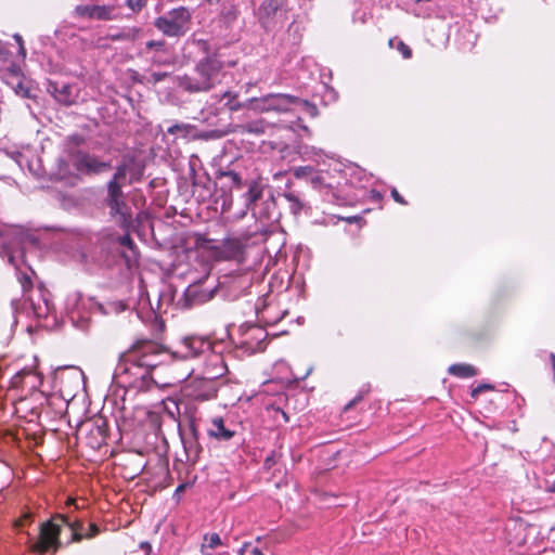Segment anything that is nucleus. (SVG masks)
Returning a JSON list of instances; mask_svg holds the SVG:
<instances>
[{
  "label": "nucleus",
  "mask_w": 555,
  "mask_h": 555,
  "mask_svg": "<svg viewBox=\"0 0 555 555\" xmlns=\"http://www.w3.org/2000/svg\"><path fill=\"white\" fill-rule=\"evenodd\" d=\"M113 379L119 387L137 391H150L154 387L163 389L181 380L179 377L157 378L147 369L141 366L131 349L116 365Z\"/></svg>",
  "instance_id": "nucleus-1"
},
{
  "label": "nucleus",
  "mask_w": 555,
  "mask_h": 555,
  "mask_svg": "<svg viewBox=\"0 0 555 555\" xmlns=\"http://www.w3.org/2000/svg\"><path fill=\"white\" fill-rule=\"evenodd\" d=\"M223 63L216 55H208L197 62L194 75L178 78V86L190 92H207L221 81Z\"/></svg>",
  "instance_id": "nucleus-2"
},
{
  "label": "nucleus",
  "mask_w": 555,
  "mask_h": 555,
  "mask_svg": "<svg viewBox=\"0 0 555 555\" xmlns=\"http://www.w3.org/2000/svg\"><path fill=\"white\" fill-rule=\"evenodd\" d=\"M62 525L69 526L74 531V541H80L82 535L77 532L81 525L77 521L72 522L67 516L57 515L52 520L46 521L40 526L38 540L33 544V550L39 554L49 551L55 553L60 547V533Z\"/></svg>",
  "instance_id": "nucleus-3"
},
{
  "label": "nucleus",
  "mask_w": 555,
  "mask_h": 555,
  "mask_svg": "<svg viewBox=\"0 0 555 555\" xmlns=\"http://www.w3.org/2000/svg\"><path fill=\"white\" fill-rule=\"evenodd\" d=\"M142 367L158 377V369L173 362L171 351L151 340L137 341L131 348Z\"/></svg>",
  "instance_id": "nucleus-4"
},
{
  "label": "nucleus",
  "mask_w": 555,
  "mask_h": 555,
  "mask_svg": "<svg viewBox=\"0 0 555 555\" xmlns=\"http://www.w3.org/2000/svg\"><path fill=\"white\" fill-rule=\"evenodd\" d=\"M191 20L189 9L180 7L155 18L154 26L167 37H182L190 30Z\"/></svg>",
  "instance_id": "nucleus-5"
},
{
  "label": "nucleus",
  "mask_w": 555,
  "mask_h": 555,
  "mask_svg": "<svg viewBox=\"0 0 555 555\" xmlns=\"http://www.w3.org/2000/svg\"><path fill=\"white\" fill-rule=\"evenodd\" d=\"M105 205L109 209V215L122 227L129 228L132 223V211L126 202V195L120 185L115 182H107V195Z\"/></svg>",
  "instance_id": "nucleus-6"
},
{
  "label": "nucleus",
  "mask_w": 555,
  "mask_h": 555,
  "mask_svg": "<svg viewBox=\"0 0 555 555\" xmlns=\"http://www.w3.org/2000/svg\"><path fill=\"white\" fill-rule=\"evenodd\" d=\"M294 95L285 93H270L261 98H251L247 100L248 109L256 113H287L293 112Z\"/></svg>",
  "instance_id": "nucleus-7"
},
{
  "label": "nucleus",
  "mask_w": 555,
  "mask_h": 555,
  "mask_svg": "<svg viewBox=\"0 0 555 555\" xmlns=\"http://www.w3.org/2000/svg\"><path fill=\"white\" fill-rule=\"evenodd\" d=\"M210 351V343L203 337L191 336L181 340L178 348L171 351L173 362L199 357Z\"/></svg>",
  "instance_id": "nucleus-8"
},
{
  "label": "nucleus",
  "mask_w": 555,
  "mask_h": 555,
  "mask_svg": "<svg viewBox=\"0 0 555 555\" xmlns=\"http://www.w3.org/2000/svg\"><path fill=\"white\" fill-rule=\"evenodd\" d=\"M75 14L79 17H86L96 21H112L115 18L114 5L81 4L75 8Z\"/></svg>",
  "instance_id": "nucleus-9"
},
{
  "label": "nucleus",
  "mask_w": 555,
  "mask_h": 555,
  "mask_svg": "<svg viewBox=\"0 0 555 555\" xmlns=\"http://www.w3.org/2000/svg\"><path fill=\"white\" fill-rule=\"evenodd\" d=\"M76 168L85 173H100L111 168L108 163L100 160L96 156L79 153L76 157Z\"/></svg>",
  "instance_id": "nucleus-10"
},
{
  "label": "nucleus",
  "mask_w": 555,
  "mask_h": 555,
  "mask_svg": "<svg viewBox=\"0 0 555 555\" xmlns=\"http://www.w3.org/2000/svg\"><path fill=\"white\" fill-rule=\"evenodd\" d=\"M11 385L15 388L34 390L41 385V377L33 370L24 369L17 372L11 379Z\"/></svg>",
  "instance_id": "nucleus-11"
},
{
  "label": "nucleus",
  "mask_w": 555,
  "mask_h": 555,
  "mask_svg": "<svg viewBox=\"0 0 555 555\" xmlns=\"http://www.w3.org/2000/svg\"><path fill=\"white\" fill-rule=\"evenodd\" d=\"M215 291L204 288L202 285H190L184 293L185 306L192 308L205 304L214 297Z\"/></svg>",
  "instance_id": "nucleus-12"
},
{
  "label": "nucleus",
  "mask_w": 555,
  "mask_h": 555,
  "mask_svg": "<svg viewBox=\"0 0 555 555\" xmlns=\"http://www.w3.org/2000/svg\"><path fill=\"white\" fill-rule=\"evenodd\" d=\"M227 366L224 364L223 358L219 353H214L209 351V354L206 359L205 366V376L208 379H216L225 374Z\"/></svg>",
  "instance_id": "nucleus-13"
},
{
  "label": "nucleus",
  "mask_w": 555,
  "mask_h": 555,
  "mask_svg": "<svg viewBox=\"0 0 555 555\" xmlns=\"http://www.w3.org/2000/svg\"><path fill=\"white\" fill-rule=\"evenodd\" d=\"M209 437L221 441H228L234 436V431L227 428L222 417H215L207 429Z\"/></svg>",
  "instance_id": "nucleus-14"
},
{
  "label": "nucleus",
  "mask_w": 555,
  "mask_h": 555,
  "mask_svg": "<svg viewBox=\"0 0 555 555\" xmlns=\"http://www.w3.org/2000/svg\"><path fill=\"white\" fill-rule=\"evenodd\" d=\"M54 99L65 105H70L75 102L76 95L74 93V88L66 83H53L51 85Z\"/></svg>",
  "instance_id": "nucleus-15"
},
{
  "label": "nucleus",
  "mask_w": 555,
  "mask_h": 555,
  "mask_svg": "<svg viewBox=\"0 0 555 555\" xmlns=\"http://www.w3.org/2000/svg\"><path fill=\"white\" fill-rule=\"evenodd\" d=\"M448 372L461 378L473 377L477 375V370L470 364H452Z\"/></svg>",
  "instance_id": "nucleus-16"
},
{
  "label": "nucleus",
  "mask_w": 555,
  "mask_h": 555,
  "mask_svg": "<svg viewBox=\"0 0 555 555\" xmlns=\"http://www.w3.org/2000/svg\"><path fill=\"white\" fill-rule=\"evenodd\" d=\"M125 165L127 166L129 178V184L141 179L144 167L137 162L134 158H126Z\"/></svg>",
  "instance_id": "nucleus-17"
},
{
  "label": "nucleus",
  "mask_w": 555,
  "mask_h": 555,
  "mask_svg": "<svg viewBox=\"0 0 555 555\" xmlns=\"http://www.w3.org/2000/svg\"><path fill=\"white\" fill-rule=\"evenodd\" d=\"M296 108H300L310 117H317L319 115L318 107L314 104L310 103L307 100L299 99L297 96H295V101H293V111H295Z\"/></svg>",
  "instance_id": "nucleus-18"
},
{
  "label": "nucleus",
  "mask_w": 555,
  "mask_h": 555,
  "mask_svg": "<svg viewBox=\"0 0 555 555\" xmlns=\"http://www.w3.org/2000/svg\"><path fill=\"white\" fill-rule=\"evenodd\" d=\"M221 100H227L224 105L232 112L242 109V108H248L247 101L244 103H241L237 101V94L227 91L222 94Z\"/></svg>",
  "instance_id": "nucleus-19"
},
{
  "label": "nucleus",
  "mask_w": 555,
  "mask_h": 555,
  "mask_svg": "<svg viewBox=\"0 0 555 555\" xmlns=\"http://www.w3.org/2000/svg\"><path fill=\"white\" fill-rule=\"evenodd\" d=\"M13 479V472L11 467L4 463L0 462V492H2Z\"/></svg>",
  "instance_id": "nucleus-20"
},
{
  "label": "nucleus",
  "mask_w": 555,
  "mask_h": 555,
  "mask_svg": "<svg viewBox=\"0 0 555 555\" xmlns=\"http://www.w3.org/2000/svg\"><path fill=\"white\" fill-rule=\"evenodd\" d=\"M262 195V189L257 182L249 184L248 191L245 194V201L247 205H250L258 201Z\"/></svg>",
  "instance_id": "nucleus-21"
},
{
  "label": "nucleus",
  "mask_w": 555,
  "mask_h": 555,
  "mask_svg": "<svg viewBox=\"0 0 555 555\" xmlns=\"http://www.w3.org/2000/svg\"><path fill=\"white\" fill-rule=\"evenodd\" d=\"M243 129L248 133L261 134L266 131V124L263 122V120H256L246 124L245 126H243Z\"/></svg>",
  "instance_id": "nucleus-22"
},
{
  "label": "nucleus",
  "mask_w": 555,
  "mask_h": 555,
  "mask_svg": "<svg viewBox=\"0 0 555 555\" xmlns=\"http://www.w3.org/2000/svg\"><path fill=\"white\" fill-rule=\"evenodd\" d=\"M127 175V166L125 165V162H122V164L117 167L116 172L108 182H115V184L120 185L121 188Z\"/></svg>",
  "instance_id": "nucleus-23"
},
{
  "label": "nucleus",
  "mask_w": 555,
  "mask_h": 555,
  "mask_svg": "<svg viewBox=\"0 0 555 555\" xmlns=\"http://www.w3.org/2000/svg\"><path fill=\"white\" fill-rule=\"evenodd\" d=\"M283 197L291 204V209L293 212L297 214L301 210L302 204L299 197L293 192H285Z\"/></svg>",
  "instance_id": "nucleus-24"
},
{
  "label": "nucleus",
  "mask_w": 555,
  "mask_h": 555,
  "mask_svg": "<svg viewBox=\"0 0 555 555\" xmlns=\"http://www.w3.org/2000/svg\"><path fill=\"white\" fill-rule=\"evenodd\" d=\"M204 540H205V542L207 543V546H208V547H210V548H215V547H217L218 545H220V544H221V539H220V537H219V534H218V533H210V534H206V535L204 537ZM205 547H206V544H203V545H202V553H203L204 555H207V554L205 553Z\"/></svg>",
  "instance_id": "nucleus-25"
},
{
  "label": "nucleus",
  "mask_w": 555,
  "mask_h": 555,
  "mask_svg": "<svg viewBox=\"0 0 555 555\" xmlns=\"http://www.w3.org/2000/svg\"><path fill=\"white\" fill-rule=\"evenodd\" d=\"M294 176L298 179L311 177L314 173V168L311 166H300L294 169Z\"/></svg>",
  "instance_id": "nucleus-26"
},
{
  "label": "nucleus",
  "mask_w": 555,
  "mask_h": 555,
  "mask_svg": "<svg viewBox=\"0 0 555 555\" xmlns=\"http://www.w3.org/2000/svg\"><path fill=\"white\" fill-rule=\"evenodd\" d=\"M189 130H190V126L189 125L176 124V125L170 126L167 129V132L170 133V134L181 133L182 135H188Z\"/></svg>",
  "instance_id": "nucleus-27"
},
{
  "label": "nucleus",
  "mask_w": 555,
  "mask_h": 555,
  "mask_svg": "<svg viewBox=\"0 0 555 555\" xmlns=\"http://www.w3.org/2000/svg\"><path fill=\"white\" fill-rule=\"evenodd\" d=\"M278 7H279L278 1L267 0L261 4L260 10L266 12L267 15H270L278 10Z\"/></svg>",
  "instance_id": "nucleus-28"
},
{
  "label": "nucleus",
  "mask_w": 555,
  "mask_h": 555,
  "mask_svg": "<svg viewBox=\"0 0 555 555\" xmlns=\"http://www.w3.org/2000/svg\"><path fill=\"white\" fill-rule=\"evenodd\" d=\"M30 301H33V298H29ZM31 306L34 308V312L37 317L39 318H43V317H47L48 315V312H49V306H48V302L44 301V306H36L34 302H31Z\"/></svg>",
  "instance_id": "nucleus-29"
},
{
  "label": "nucleus",
  "mask_w": 555,
  "mask_h": 555,
  "mask_svg": "<svg viewBox=\"0 0 555 555\" xmlns=\"http://www.w3.org/2000/svg\"><path fill=\"white\" fill-rule=\"evenodd\" d=\"M126 3L133 12H139L145 7L146 0H126Z\"/></svg>",
  "instance_id": "nucleus-30"
},
{
  "label": "nucleus",
  "mask_w": 555,
  "mask_h": 555,
  "mask_svg": "<svg viewBox=\"0 0 555 555\" xmlns=\"http://www.w3.org/2000/svg\"><path fill=\"white\" fill-rule=\"evenodd\" d=\"M222 176H224L225 178L230 179V181L235 184L236 186H241L242 184V178L241 176L235 172V171H227V172H223Z\"/></svg>",
  "instance_id": "nucleus-31"
},
{
  "label": "nucleus",
  "mask_w": 555,
  "mask_h": 555,
  "mask_svg": "<svg viewBox=\"0 0 555 555\" xmlns=\"http://www.w3.org/2000/svg\"><path fill=\"white\" fill-rule=\"evenodd\" d=\"M169 75L165 72H154L151 74L149 81L153 83H157L159 81H163L165 78H167Z\"/></svg>",
  "instance_id": "nucleus-32"
},
{
  "label": "nucleus",
  "mask_w": 555,
  "mask_h": 555,
  "mask_svg": "<svg viewBox=\"0 0 555 555\" xmlns=\"http://www.w3.org/2000/svg\"><path fill=\"white\" fill-rule=\"evenodd\" d=\"M118 242L121 246H126L129 249H132L134 246V243L129 234L122 235L118 238Z\"/></svg>",
  "instance_id": "nucleus-33"
},
{
  "label": "nucleus",
  "mask_w": 555,
  "mask_h": 555,
  "mask_svg": "<svg viewBox=\"0 0 555 555\" xmlns=\"http://www.w3.org/2000/svg\"><path fill=\"white\" fill-rule=\"evenodd\" d=\"M489 389H492V386H490L488 384H481V385H478L477 387H475L472 390L470 395L473 398H477L482 391L489 390Z\"/></svg>",
  "instance_id": "nucleus-34"
},
{
  "label": "nucleus",
  "mask_w": 555,
  "mask_h": 555,
  "mask_svg": "<svg viewBox=\"0 0 555 555\" xmlns=\"http://www.w3.org/2000/svg\"><path fill=\"white\" fill-rule=\"evenodd\" d=\"M310 182L314 188L323 185V177L314 170L310 177Z\"/></svg>",
  "instance_id": "nucleus-35"
},
{
  "label": "nucleus",
  "mask_w": 555,
  "mask_h": 555,
  "mask_svg": "<svg viewBox=\"0 0 555 555\" xmlns=\"http://www.w3.org/2000/svg\"><path fill=\"white\" fill-rule=\"evenodd\" d=\"M398 50L401 52V54L404 59H410L412 55L411 49L402 41L399 42Z\"/></svg>",
  "instance_id": "nucleus-36"
},
{
  "label": "nucleus",
  "mask_w": 555,
  "mask_h": 555,
  "mask_svg": "<svg viewBox=\"0 0 555 555\" xmlns=\"http://www.w3.org/2000/svg\"><path fill=\"white\" fill-rule=\"evenodd\" d=\"M14 91L16 94L23 96V98H27L28 96V90L24 87L23 82L22 81H18L16 83V86H14Z\"/></svg>",
  "instance_id": "nucleus-37"
},
{
  "label": "nucleus",
  "mask_w": 555,
  "mask_h": 555,
  "mask_svg": "<svg viewBox=\"0 0 555 555\" xmlns=\"http://www.w3.org/2000/svg\"><path fill=\"white\" fill-rule=\"evenodd\" d=\"M14 39H15V41L17 42V44H18V47H20V51H18V52H20V54H21L23 57H25V55H26V50H25V48H24V46H23V39H22V36H21V35H18V34H15V35H14Z\"/></svg>",
  "instance_id": "nucleus-38"
},
{
  "label": "nucleus",
  "mask_w": 555,
  "mask_h": 555,
  "mask_svg": "<svg viewBox=\"0 0 555 555\" xmlns=\"http://www.w3.org/2000/svg\"><path fill=\"white\" fill-rule=\"evenodd\" d=\"M165 46V42L164 41H154V40H151L149 42H146V48L149 49H158V50H162Z\"/></svg>",
  "instance_id": "nucleus-39"
},
{
  "label": "nucleus",
  "mask_w": 555,
  "mask_h": 555,
  "mask_svg": "<svg viewBox=\"0 0 555 555\" xmlns=\"http://www.w3.org/2000/svg\"><path fill=\"white\" fill-rule=\"evenodd\" d=\"M391 196H392V198H393L397 203H399V204H401V205H405V204H406V202H405V201H404V198L399 194V192L397 191V189H392V191H391Z\"/></svg>",
  "instance_id": "nucleus-40"
},
{
  "label": "nucleus",
  "mask_w": 555,
  "mask_h": 555,
  "mask_svg": "<svg viewBox=\"0 0 555 555\" xmlns=\"http://www.w3.org/2000/svg\"><path fill=\"white\" fill-rule=\"evenodd\" d=\"M93 430L96 433V435H99V436H100L101 441H102V440H104V438H105V430H104V428H103L101 425H95V426L91 429V431H93Z\"/></svg>",
  "instance_id": "nucleus-41"
},
{
  "label": "nucleus",
  "mask_w": 555,
  "mask_h": 555,
  "mask_svg": "<svg viewBox=\"0 0 555 555\" xmlns=\"http://www.w3.org/2000/svg\"><path fill=\"white\" fill-rule=\"evenodd\" d=\"M31 518V514L30 513H24V515L16 521V526L17 527H22L24 526V522L26 520H29Z\"/></svg>",
  "instance_id": "nucleus-42"
},
{
  "label": "nucleus",
  "mask_w": 555,
  "mask_h": 555,
  "mask_svg": "<svg viewBox=\"0 0 555 555\" xmlns=\"http://www.w3.org/2000/svg\"><path fill=\"white\" fill-rule=\"evenodd\" d=\"M89 528H90V532L87 534L89 538H92L98 534L99 528L95 524H90Z\"/></svg>",
  "instance_id": "nucleus-43"
},
{
  "label": "nucleus",
  "mask_w": 555,
  "mask_h": 555,
  "mask_svg": "<svg viewBox=\"0 0 555 555\" xmlns=\"http://www.w3.org/2000/svg\"><path fill=\"white\" fill-rule=\"evenodd\" d=\"M30 284H31L30 279L27 276H24L23 281H22L23 288L26 289V287L29 286Z\"/></svg>",
  "instance_id": "nucleus-44"
},
{
  "label": "nucleus",
  "mask_w": 555,
  "mask_h": 555,
  "mask_svg": "<svg viewBox=\"0 0 555 555\" xmlns=\"http://www.w3.org/2000/svg\"><path fill=\"white\" fill-rule=\"evenodd\" d=\"M251 555H264L258 547H254L250 551Z\"/></svg>",
  "instance_id": "nucleus-45"
},
{
  "label": "nucleus",
  "mask_w": 555,
  "mask_h": 555,
  "mask_svg": "<svg viewBox=\"0 0 555 555\" xmlns=\"http://www.w3.org/2000/svg\"><path fill=\"white\" fill-rule=\"evenodd\" d=\"M548 492H555V480L547 487Z\"/></svg>",
  "instance_id": "nucleus-46"
},
{
  "label": "nucleus",
  "mask_w": 555,
  "mask_h": 555,
  "mask_svg": "<svg viewBox=\"0 0 555 555\" xmlns=\"http://www.w3.org/2000/svg\"><path fill=\"white\" fill-rule=\"evenodd\" d=\"M360 399H361V398L359 397V398H356V399H353L352 401H350V402L347 404L346 409H349L350 406H352V405H353L357 401H359Z\"/></svg>",
  "instance_id": "nucleus-47"
},
{
  "label": "nucleus",
  "mask_w": 555,
  "mask_h": 555,
  "mask_svg": "<svg viewBox=\"0 0 555 555\" xmlns=\"http://www.w3.org/2000/svg\"><path fill=\"white\" fill-rule=\"evenodd\" d=\"M249 546V543H244L243 546L240 550V554L243 555V553L246 551V548Z\"/></svg>",
  "instance_id": "nucleus-48"
},
{
  "label": "nucleus",
  "mask_w": 555,
  "mask_h": 555,
  "mask_svg": "<svg viewBox=\"0 0 555 555\" xmlns=\"http://www.w3.org/2000/svg\"><path fill=\"white\" fill-rule=\"evenodd\" d=\"M8 260H9V262L11 264H15L13 255L9 254V259Z\"/></svg>",
  "instance_id": "nucleus-49"
},
{
  "label": "nucleus",
  "mask_w": 555,
  "mask_h": 555,
  "mask_svg": "<svg viewBox=\"0 0 555 555\" xmlns=\"http://www.w3.org/2000/svg\"><path fill=\"white\" fill-rule=\"evenodd\" d=\"M281 414H282V416H283V418H284L285 421H287V420H288L287 414H286L284 411H281Z\"/></svg>",
  "instance_id": "nucleus-50"
},
{
  "label": "nucleus",
  "mask_w": 555,
  "mask_h": 555,
  "mask_svg": "<svg viewBox=\"0 0 555 555\" xmlns=\"http://www.w3.org/2000/svg\"><path fill=\"white\" fill-rule=\"evenodd\" d=\"M302 130L306 132H310L309 128L307 126H301Z\"/></svg>",
  "instance_id": "nucleus-51"
}]
</instances>
